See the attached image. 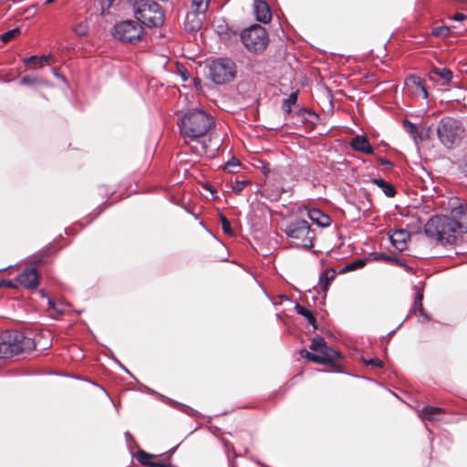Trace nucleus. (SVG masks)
Listing matches in <instances>:
<instances>
[{"label":"nucleus","instance_id":"f257e3e1","mask_svg":"<svg viewBox=\"0 0 467 467\" xmlns=\"http://www.w3.org/2000/svg\"><path fill=\"white\" fill-rule=\"evenodd\" d=\"M213 118L202 109H192L187 111L178 121V127L182 136L186 141H198L200 147H195L193 152L202 156L207 152V144L200 139L204 138L208 131L214 126Z\"/></svg>","mask_w":467,"mask_h":467},{"label":"nucleus","instance_id":"f03ea898","mask_svg":"<svg viewBox=\"0 0 467 467\" xmlns=\"http://www.w3.org/2000/svg\"><path fill=\"white\" fill-rule=\"evenodd\" d=\"M454 220L446 215H436L424 225L425 234L441 244H453L461 233Z\"/></svg>","mask_w":467,"mask_h":467},{"label":"nucleus","instance_id":"7ed1b4c3","mask_svg":"<svg viewBox=\"0 0 467 467\" xmlns=\"http://www.w3.org/2000/svg\"><path fill=\"white\" fill-rule=\"evenodd\" d=\"M126 2L131 6L134 16L140 25L159 27L164 23V11L154 0H126Z\"/></svg>","mask_w":467,"mask_h":467},{"label":"nucleus","instance_id":"20e7f679","mask_svg":"<svg viewBox=\"0 0 467 467\" xmlns=\"http://www.w3.org/2000/svg\"><path fill=\"white\" fill-rule=\"evenodd\" d=\"M465 132L462 120L452 117H443L436 126V133L440 142L447 149L461 143Z\"/></svg>","mask_w":467,"mask_h":467},{"label":"nucleus","instance_id":"39448f33","mask_svg":"<svg viewBox=\"0 0 467 467\" xmlns=\"http://www.w3.org/2000/svg\"><path fill=\"white\" fill-rule=\"evenodd\" d=\"M283 231L290 239L292 246L306 250L314 246L315 232L306 220L296 219L290 222L285 225Z\"/></svg>","mask_w":467,"mask_h":467},{"label":"nucleus","instance_id":"423d86ee","mask_svg":"<svg viewBox=\"0 0 467 467\" xmlns=\"http://www.w3.org/2000/svg\"><path fill=\"white\" fill-rule=\"evenodd\" d=\"M112 35L123 44L136 45L142 40L145 30L137 19H127L115 24Z\"/></svg>","mask_w":467,"mask_h":467},{"label":"nucleus","instance_id":"0eeeda50","mask_svg":"<svg viewBox=\"0 0 467 467\" xmlns=\"http://www.w3.org/2000/svg\"><path fill=\"white\" fill-rule=\"evenodd\" d=\"M26 337L19 331H5L1 336L0 358H10L26 348Z\"/></svg>","mask_w":467,"mask_h":467},{"label":"nucleus","instance_id":"6e6552de","mask_svg":"<svg viewBox=\"0 0 467 467\" xmlns=\"http://www.w3.org/2000/svg\"><path fill=\"white\" fill-rule=\"evenodd\" d=\"M236 74V65L230 58H217L209 65L210 78L216 84H225L233 80Z\"/></svg>","mask_w":467,"mask_h":467},{"label":"nucleus","instance_id":"1a4fd4ad","mask_svg":"<svg viewBox=\"0 0 467 467\" xmlns=\"http://www.w3.org/2000/svg\"><path fill=\"white\" fill-rule=\"evenodd\" d=\"M241 40L247 49L257 52L266 47L268 36L263 26L256 25L244 29L241 34Z\"/></svg>","mask_w":467,"mask_h":467},{"label":"nucleus","instance_id":"9d476101","mask_svg":"<svg viewBox=\"0 0 467 467\" xmlns=\"http://www.w3.org/2000/svg\"><path fill=\"white\" fill-rule=\"evenodd\" d=\"M431 82L436 86H440L448 89L457 87V83L453 81V72L447 67H432L427 74Z\"/></svg>","mask_w":467,"mask_h":467},{"label":"nucleus","instance_id":"9b49d317","mask_svg":"<svg viewBox=\"0 0 467 467\" xmlns=\"http://www.w3.org/2000/svg\"><path fill=\"white\" fill-rule=\"evenodd\" d=\"M451 219L457 223L461 233H467V202L458 197L450 201Z\"/></svg>","mask_w":467,"mask_h":467},{"label":"nucleus","instance_id":"f8f14e48","mask_svg":"<svg viewBox=\"0 0 467 467\" xmlns=\"http://www.w3.org/2000/svg\"><path fill=\"white\" fill-rule=\"evenodd\" d=\"M340 357V353L326 345L317 353L306 351L305 358L314 363L327 365L331 364L333 359Z\"/></svg>","mask_w":467,"mask_h":467},{"label":"nucleus","instance_id":"ddd939ff","mask_svg":"<svg viewBox=\"0 0 467 467\" xmlns=\"http://www.w3.org/2000/svg\"><path fill=\"white\" fill-rule=\"evenodd\" d=\"M405 85L414 96H420L424 99H428V90L420 77L409 75L405 79Z\"/></svg>","mask_w":467,"mask_h":467},{"label":"nucleus","instance_id":"4468645a","mask_svg":"<svg viewBox=\"0 0 467 467\" xmlns=\"http://www.w3.org/2000/svg\"><path fill=\"white\" fill-rule=\"evenodd\" d=\"M16 280L26 288H35L38 285V275L35 268L26 269Z\"/></svg>","mask_w":467,"mask_h":467},{"label":"nucleus","instance_id":"2eb2a0df","mask_svg":"<svg viewBox=\"0 0 467 467\" xmlns=\"http://www.w3.org/2000/svg\"><path fill=\"white\" fill-rule=\"evenodd\" d=\"M392 245L399 251H404L407 248V242L410 238L409 231L404 229H396L390 235Z\"/></svg>","mask_w":467,"mask_h":467},{"label":"nucleus","instance_id":"dca6fc26","mask_svg":"<svg viewBox=\"0 0 467 467\" xmlns=\"http://www.w3.org/2000/svg\"><path fill=\"white\" fill-rule=\"evenodd\" d=\"M254 12L257 21L266 24L271 20V10L265 0H255L254 3Z\"/></svg>","mask_w":467,"mask_h":467},{"label":"nucleus","instance_id":"f3484780","mask_svg":"<svg viewBox=\"0 0 467 467\" xmlns=\"http://www.w3.org/2000/svg\"><path fill=\"white\" fill-rule=\"evenodd\" d=\"M350 147L358 151L367 154L373 153V148L371 147L368 140L365 136L357 135L350 141Z\"/></svg>","mask_w":467,"mask_h":467},{"label":"nucleus","instance_id":"a211bd4d","mask_svg":"<svg viewBox=\"0 0 467 467\" xmlns=\"http://www.w3.org/2000/svg\"><path fill=\"white\" fill-rule=\"evenodd\" d=\"M443 413V409L440 407L425 406L420 411V417L423 420L439 421Z\"/></svg>","mask_w":467,"mask_h":467},{"label":"nucleus","instance_id":"6ab92c4d","mask_svg":"<svg viewBox=\"0 0 467 467\" xmlns=\"http://www.w3.org/2000/svg\"><path fill=\"white\" fill-rule=\"evenodd\" d=\"M308 218L320 227H327L332 220L329 215L324 213L319 209H311L308 211Z\"/></svg>","mask_w":467,"mask_h":467},{"label":"nucleus","instance_id":"aec40b11","mask_svg":"<svg viewBox=\"0 0 467 467\" xmlns=\"http://www.w3.org/2000/svg\"><path fill=\"white\" fill-rule=\"evenodd\" d=\"M210 0H192V12L187 15V20L195 15H204L208 10Z\"/></svg>","mask_w":467,"mask_h":467},{"label":"nucleus","instance_id":"412c9836","mask_svg":"<svg viewBox=\"0 0 467 467\" xmlns=\"http://www.w3.org/2000/svg\"><path fill=\"white\" fill-rule=\"evenodd\" d=\"M372 182L380 188L387 197H394L397 193L395 187L381 178H374Z\"/></svg>","mask_w":467,"mask_h":467},{"label":"nucleus","instance_id":"4be33fe9","mask_svg":"<svg viewBox=\"0 0 467 467\" xmlns=\"http://www.w3.org/2000/svg\"><path fill=\"white\" fill-rule=\"evenodd\" d=\"M336 272L333 269H327L321 273L318 283L321 285V290L327 293L331 280L334 279Z\"/></svg>","mask_w":467,"mask_h":467},{"label":"nucleus","instance_id":"5701e85b","mask_svg":"<svg viewBox=\"0 0 467 467\" xmlns=\"http://www.w3.org/2000/svg\"><path fill=\"white\" fill-rule=\"evenodd\" d=\"M295 309L298 315L303 316L307 320L308 324L311 325L314 329L317 328V319L312 311L299 304L296 305Z\"/></svg>","mask_w":467,"mask_h":467},{"label":"nucleus","instance_id":"b1692460","mask_svg":"<svg viewBox=\"0 0 467 467\" xmlns=\"http://www.w3.org/2000/svg\"><path fill=\"white\" fill-rule=\"evenodd\" d=\"M415 289H416V293H415L412 306L410 310V314L417 315V311H419V309H421V307H423V306H422L423 288L420 287V286H415Z\"/></svg>","mask_w":467,"mask_h":467},{"label":"nucleus","instance_id":"393cba45","mask_svg":"<svg viewBox=\"0 0 467 467\" xmlns=\"http://www.w3.org/2000/svg\"><path fill=\"white\" fill-rule=\"evenodd\" d=\"M298 93L299 91L298 90H296L294 92H292L287 99H285L284 101H283V105H282V109L284 110V112L285 114H290L291 113V108L293 105L296 104V100H297V96H298Z\"/></svg>","mask_w":467,"mask_h":467},{"label":"nucleus","instance_id":"a878e982","mask_svg":"<svg viewBox=\"0 0 467 467\" xmlns=\"http://www.w3.org/2000/svg\"><path fill=\"white\" fill-rule=\"evenodd\" d=\"M402 126L406 130V131H408L410 134V136L412 137L413 140L415 142H417V140H418V138L420 136L417 126L414 123H412L410 120H408V119H403Z\"/></svg>","mask_w":467,"mask_h":467},{"label":"nucleus","instance_id":"bb28decb","mask_svg":"<svg viewBox=\"0 0 467 467\" xmlns=\"http://www.w3.org/2000/svg\"><path fill=\"white\" fill-rule=\"evenodd\" d=\"M136 458L140 463L150 467V463H151V462H152L151 459L153 458V455L150 454L144 451H140L137 452Z\"/></svg>","mask_w":467,"mask_h":467},{"label":"nucleus","instance_id":"cd10ccee","mask_svg":"<svg viewBox=\"0 0 467 467\" xmlns=\"http://www.w3.org/2000/svg\"><path fill=\"white\" fill-rule=\"evenodd\" d=\"M327 345L326 341L324 340V338H322L321 337H315L313 339H312V342L309 346V348L314 351L315 353H317L318 350H320L321 348H323L325 346Z\"/></svg>","mask_w":467,"mask_h":467},{"label":"nucleus","instance_id":"c85d7f7f","mask_svg":"<svg viewBox=\"0 0 467 467\" xmlns=\"http://www.w3.org/2000/svg\"><path fill=\"white\" fill-rule=\"evenodd\" d=\"M19 33H20V29L18 27H16L14 29L8 30L7 32L2 34L0 36V38L4 43H7L11 39L15 38Z\"/></svg>","mask_w":467,"mask_h":467},{"label":"nucleus","instance_id":"c756f323","mask_svg":"<svg viewBox=\"0 0 467 467\" xmlns=\"http://www.w3.org/2000/svg\"><path fill=\"white\" fill-rule=\"evenodd\" d=\"M365 265V259H358L347 265L346 267L344 268V271H354L362 268Z\"/></svg>","mask_w":467,"mask_h":467},{"label":"nucleus","instance_id":"7c9ffc66","mask_svg":"<svg viewBox=\"0 0 467 467\" xmlns=\"http://www.w3.org/2000/svg\"><path fill=\"white\" fill-rule=\"evenodd\" d=\"M450 29L446 26H441L434 27L431 31L432 36H438V37H445L449 35Z\"/></svg>","mask_w":467,"mask_h":467},{"label":"nucleus","instance_id":"2f4dec72","mask_svg":"<svg viewBox=\"0 0 467 467\" xmlns=\"http://www.w3.org/2000/svg\"><path fill=\"white\" fill-rule=\"evenodd\" d=\"M221 223H222V229L225 234H232L233 229L231 226L230 222L224 215H220Z\"/></svg>","mask_w":467,"mask_h":467},{"label":"nucleus","instance_id":"473e14b6","mask_svg":"<svg viewBox=\"0 0 467 467\" xmlns=\"http://www.w3.org/2000/svg\"><path fill=\"white\" fill-rule=\"evenodd\" d=\"M24 62L26 64H36V63L39 62L43 65L44 63L47 62V57H38L36 56H31L28 58L25 59Z\"/></svg>","mask_w":467,"mask_h":467},{"label":"nucleus","instance_id":"72a5a7b5","mask_svg":"<svg viewBox=\"0 0 467 467\" xmlns=\"http://www.w3.org/2000/svg\"><path fill=\"white\" fill-rule=\"evenodd\" d=\"M249 181H235L234 184L233 185V191L234 192H241L244 188L249 183Z\"/></svg>","mask_w":467,"mask_h":467},{"label":"nucleus","instance_id":"f704fd0d","mask_svg":"<svg viewBox=\"0 0 467 467\" xmlns=\"http://www.w3.org/2000/svg\"><path fill=\"white\" fill-rule=\"evenodd\" d=\"M38 83H40L39 79L29 76H25L20 79V84L22 85H34Z\"/></svg>","mask_w":467,"mask_h":467},{"label":"nucleus","instance_id":"c9c22d12","mask_svg":"<svg viewBox=\"0 0 467 467\" xmlns=\"http://www.w3.org/2000/svg\"><path fill=\"white\" fill-rule=\"evenodd\" d=\"M363 362L367 365L383 368V362L379 358L363 359Z\"/></svg>","mask_w":467,"mask_h":467},{"label":"nucleus","instance_id":"e433bc0d","mask_svg":"<svg viewBox=\"0 0 467 467\" xmlns=\"http://www.w3.org/2000/svg\"><path fill=\"white\" fill-rule=\"evenodd\" d=\"M420 319V322H427L431 319V317L425 312L424 308L421 307V309H419V311H417V315Z\"/></svg>","mask_w":467,"mask_h":467},{"label":"nucleus","instance_id":"4c0bfd02","mask_svg":"<svg viewBox=\"0 0 467 467\" xmlns=\"http://www.w3.org/2000/svg\"><path fill=\"white\" fill-rule=\"evenodd\" d=\"M48 305L50 307H52L56 312L62 314L64 313L65 309L63 308L62 305L56 304L53 300L48 299Z\"/></svg>","mask_w":467,"mask_h":467},{"label":"nucleus","instance_id":"58836bf2","mask_svg":"<svg viewBox=\"0 0 467 467\" xmlns=\"http://www.w3.org/2000/svg\"><path fill=\"white\" fill-rule=\"evenodd\" d=\"M451 19L454 20V21H457V22H462V21H465L467 19V16L464 15V14H462V13H456L451 17Z\"/></svg>","mask_w":467,"mask_h":467},{"label":"nucleus","instance_id":"ea45409f","mask_svg":"<svg viewBox=\"0 0 467 467\" xmlns=\"http://www.w3.org/2000/svg\"><path fill=\"white\" fill-rule=\"evenodd\" d=\"M202 26V20L201 19H197V20H194L193 21V24L191 26H187V29L191 30V31H195V30H198Z\"/></svg>","mask_w":467,"mask_h":467},{"label":"nucleus","instance_id":"a19ab883","mask_svg":"<svg viewBox=\"0 0 467 467\" xmlns=\"http://www.w3.org/2000/svg\"><path fill=\"white\" fill-rule=\"evenodd\" d=\"M461 172L467 176V158H465L460 166Z\"/></svg>","mask_w":467,"mask_h":467},{"label":"nucleus","instance_id":"79ce46f5","mask_svg":"<svg viewBox=\"0 0 467 467\" xmlns=\"http://www.w3.org/2000/svg\"><path fill=\"white\" fill-rule=\"evenodd\" d=\"M388 261L389 262H395L397 265H403L404 260L396 258V257H388Z\"/></svg>","mask_w":467,"mask_h":467},{"label":"nucleus","instance_id":"37998d69","mask_svg":"<svg viewBox=\"0 0 467 467\" xmlns=\"http://www.w3.org/2000/svg\"><path fill=\"white\" fill-rule=\"evenodd\" d=\"M379 162L380 164L384 165V166H387V167H392L393 166V163L389 161V160H385V159H379Z\"/></svg>","mask_w":467,"mask_h":467},{"label":"nucleus","instance_id":"c03bdc74","mask_svg":"<svg viewBox=\"0 0 467 467\" xmlns=\"http://www.w3.org/2000/svg\"><path fill=\"white\" fill-rule=\"evenodd\" d=\"M166 464L167 463L153 461L150 463V467H166Z\"/></svg>","mask_w":467,"mask_h":467},{"label":"nucleus","instance_id":"a18cd8bd","mask_svg":"<svg viewBox=\"0 0 467 467\" xmlns=\"http://www.w3.org/2000/svg\"><path fill=\"white\" fill-rule=\"evenodd\" d=\"M2 285L6 287H10V288L15 287V285H14L13 281H11V280H3Z\"/></svg>","mask_w":467,"mask_h":467},{"label":"nucleus","instance_id":"49530a36","mask_svg":"<svg viewBox=\"0 0 467 467\" xmlns=\"http://www.w3.org/2000/svg\"><path fill=\"white\" fill-rule=\"evenodd\" d=\"M227 165L238 166L239 161L236 159L233 158L232 160L227 161Z\"/></svg>","mask_w":467,"mask_h":467},{"label":"nucleus","instance_id":"de8ad7c7","mask_svg":"<svg viewBox=\"0 0 467 467\" xmlns=\"http://www.w3.org/2000/svg\"><path fill=\"white\" fill-rule=\"evenodd\" d=\"M179 405L182 406L183 408V411H185L187 413H188V410H192V409L189 408L188 406H185L182 404H179Z\"/></svg>","mask_w":467,"mask_h":467},{"label":"nucleus","instance_id":"09e8293b","mask_svg":"<svg viewBox=\"0 0 467 467\" xmlns=\"http://www.w3.org/2000/svg\"><path fill=\"white\" fill-rule=\"evenodd\" d=\"M207 190H209L211 192L212 194L215 193V190H213V188L211 186V185H208L205 187Z\"/></svg>","mask_w":467,"mask_h":467},{"label":"nucleus","instance_id":"8fccbe9b","mask_svg":"<svg viewBox=\"0 0 467 467\" xmlns=\"http://www.w3.org/2000/svg\"><path fill=\"white\" fill-rule=\"evenodd\" d=\"M404 321H405V320H403L400 324H399V326H398L394 330H392V331L389 333V335H392V334H393L397 329H399V328L402 326V324L404 323Z\"/></svg>","mask_w":467,"mask_h":467},{"label":"nucleus","instance_id":"3c124183","mask_svg":"<svg viewBox=\"0 0 467 467\" xmlns=\"http://www.w3.org/2000/svg\"><path fill=\"white\" fill-rule=\"evenodd\" d=\"M125 437H126L127 441H128L129 439H131V438H132V436H131V434H130V432H125Z\"/></svg>","mask_w":467,"mask_h":467},{"label":"nucleus","instance_id":"603ef678","mask_svg":"<svg viewBox=\"0 0 467 467\" xmlns=\"http://www.w3.org/2000/svg\"><path fill=\"white\" fill-rule=\"evenodd\" d=\"M116 361L118 362V364L119 365V367H121V368L124 369V371H126L127 373H130V372H129V370H128L125 367H123V366L120 364V362H119V361H118V360H116Z\"/></svg>","mask_w":467,"mask_h":467},{"label":"nucleus","instance_id":"864d4df0","mask_svg":"<svg viewBox=\"0 0 467 467\" xmlns=\"http://www.w3.org/2000/svg\"><path fill=\"white\" fill-rule=\"evenodd\" d=\"M55 76L58 78L64 79V77L61 76L59 73L54 72Z\"/></svg>","mask_w":467,"mask_h":467},{"label":"nucleus","instance_id":"5fc2aeb1","mask_svg":"<svg viewBox=\"0 0 467 467\" xmlns=\"http://www.w3.org/2000/svg\"><path fill=\"white\" fill-rule=\"evenodd\" d=\"M379 257L388 261V257H389V255H385L384 254H382L379 255Z\"/></svg>","mask_w":467,"mask_h":467},{"label":"nucleus","instance_id":"6e6d98bb","mask_svg":"<svg viewBox=\"0 0 467 467\" xmlns=\"http://www.w3.org/2000/svg\"><path fill=\"white\" fill-rule=\"evenodd\" d=\"M55 1H56V0H46V4H47V5H48V4H52V3H54Z\"/></svg>","mask_w":467,"mask_h":467},{"label":"nucleus","instance_id":"4d7b16f0","mask_svg":"<svg viewBox=\"0 0 467 467\" xmlns=\"http://www.w3.org/2000/svg\"><path fill=\"white\" fill-rule=\"evenodd\" d=\"M9 267H10V266H8V267H5V268H3V269H0V272L5 271V270L8 269Z\"/></svg>","mask_w":467,"mask_h":467}]
</instances>
